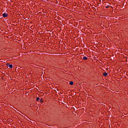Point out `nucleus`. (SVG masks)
Masks as SVG:
<instances>
[{"label":"nucleus","instance_id":"4","mask_svg":"<svg viewBox=\"0 0 128 128\" xmlns=\"http://www.w3.org/2000/svg\"><path fill=\"white\" fill-rule=\"evenodd\" d=\"M70 86H72V84H74V82H70Z\"/></svg>","mask_w":128,"mask_h":128},{"label":"nucleus","instance_id":"5","mask_svg":"<svg viewBox=\"0 0 128 128\" xmlns=\"http://www.w3.org/2000/svg\"><path fill=\"white\" fill-rule=\"evenodd\" d=\"M36 102H38L40 100V98L38 97L36 99Z\"/></svg>","mask_w":128,"mask_h":128},{"label":"nucleus","instance_id":"1","mask_svg":"<svg viewBox=\"0 0 128 128\" xmlns=\"http://www.w3.org/2000/svg\"><path fill=\"white\" fill-rule=\"evenodd\" d=\"M2 16H3L4 18H6V16H8V14L4 13L2 14Z\"/></svg>","mask_w":128,"mask_h":128},{"label":"nucleus","instance_id":"7","mask_svg":"<svg viewBox=\"0 0 128 128\" xmlns=\"http://www.w3.org/2000/svg\"><path fill=\"white\" fill-rule=\"evenodd\" d=\"M9 67H10V68H12V64H10V65H9Z\"/></svg>","mask_w":128,"mask_h":128},{"label":"nucleus","instance_id":"6","mask_svg":"<svg viewBox=\"0 0 128 128\" xmlns=\"http://www.w3.org/2000/svg\"><path fill=\"white\" fill-rule=\"evenodd\" d=\"M40 102H44V100L42 98L40 99Z\"/></svg>","mask_w":128,"mask_h":128},{"label":"nucleus","instance_id":"3","mask_svg":"<svg viewBox=\"0 0 128 128\" xmlns=\"http://www.w3.org/2000/svg\"><path fill=\"white\" fill-rule=\"evenodd\" d=\"M83 60H88L87 57H83Z\"/></svg>","mask_w":128,"mask_h":128},{"label":"nucleus","instance_id":"2","mask_svg":"<svg viewBox=\"0 0 128 128\" xmlns=\"http://www.w3.org/2000/svg\"><path fill=\"white\" fill-rule=\"evenodd\" d=\"M103 74H104V76H108V73H106V72H104V73Z\"/></svg>","mask_w":128,"mask_h":128}]
</instances>
